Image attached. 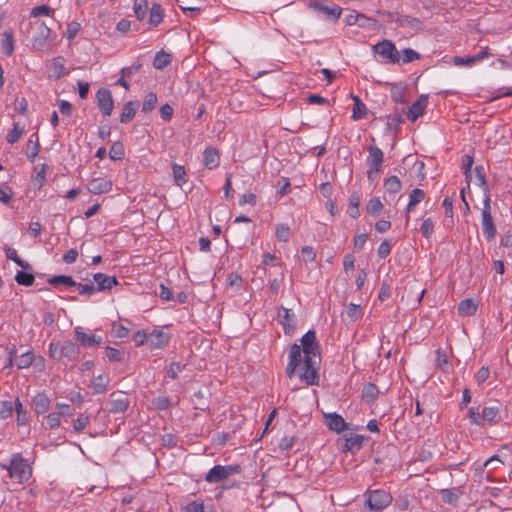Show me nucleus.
Listing matches in <instances>:
<instances>
[{
	"label": "nucleus",
	"mask_w": 512,
	"mask_h": 512,
	"mask_svg": "<svg viewBox=\"0 0 512 512\" xmlns=\"http://www.w3.org/2000/svg\"><path fill=\"white\" fill-rule=\"evenodd\" d=\"M301 345L293 344L288 355L286 374L294 377L297 369H300L299 378L308 385H318V361L319 351L316 343L315 332L309 330L301 338Z\"/></svg>",
	"instance_id": "obj_1"
},
{
	"label": "nucleus",
	"mask_w": 512,
	"mask_h": 512,
	"mask_svg": "<svg viewBox=\"0 0 512 512\" xmlns=\"http://www.w3.org/2000/svg\"><path fill=\"white\" fill-rule=\"evenodd\" d=\"M0 468L6 470L11 480L18 484L27 482L32 476V467L21 453L11 456L8 463H1Z\"/></svg>",
	"instance_id": "obj_2"
},
{
	"label": "nucleus",
	"mask_w": 512,
	"mask_h": 512,
	"mask_svg": "<svg viewBox=\"0 0 512 512\" xmlns=\"http://www.w3.org/2000/svg\"><path fill=\"white\" fill-rule=\"evenodd\" d=\"M30 26L35 30L31 38L32 49L38 52H50L54 46L52 30L43 21L31 22Z\"/></svg>",
	"instance_id": "obj_3"
},
{
	"label": "nucleus",
	"mask_w": 512,
	"mask_h": 512,
	"mask_svg": "<svg viewBox=\"0 0 512 512\" xmlns=\"http://www.w3.org/2000/svg\"><path fill=\"white\" fill-rule=\"evenodd\" d=\"M372 51L381 59L379 62L385 64H399L400 52L397 50L395 44L391 40L383 39L372 46Z\"/></svg>",
	"instance_id": "obj_4"
},
{
	"label": "nucleus",
	"mask_w": 512,
	"mask_h": 512,
	"mask_svg": "<svg viewBox=\"0 0 512 512\" xmlns=\"http://www.w3.org/2000/svg\"><path fill=\"white\" fill-rule=\"evenodd\" d=\"M238 472V465H215L206 473L204 480L209 484H217Z\"/></svg>",
	"instance_id": "obj_5"
},
{
	"label": "nucleus",
	"mask_w": 512,
	"mask_h": 512,
	"mask_svg": "<svg viewBox=\"0 0 512 512\" xmlns=\"http://www.w3.org/2000/svg\"><path fill=\"white\" fill-rule=\"evenodd\" d=\"M368 157H367V176L368 179H374L379 171L381 170L384 154L382 150L376 146H371L368 149Z\"/></svg>",
	"instance_id": "obj_6"
},
{
	"label": "nucleus",
	"mask_w": 512,
	"mask_h": 512,
	"mask_svg": "<svg viewBox=\"0 0 512 512\" xmlns=\"http://www.w3.org/2000/svg\"><path fill=\"white\" fill-rule=\"evenodd\" d=\"M490 204L491 202H488L487 199H483L481 224L483 235L488 241L494 239V237L496 236V227L493 223Z\"/></svg>",
	"instance_id": "obj_7"
},
{
	"label": "nucleus",
	"mask_w": 512,
	"mask_h": 512,
	"mask_svg": "<svg viewBox=\"0 0 512 512\" xmlns=\"http://www.w3.org/2000/svg\"><path fill=\"white\" fill-rule=\"evenodd\" d=\"M310 9H313L323 14L327 19L336 21L340 18L342 9L336 4L327 5L322 0H311L308 4Z\"/></svg>",
	"instance_id": "obj_8"
},
{
	"label": "nucleus",
	"mask_w": 512,
	"mask_h": 512,
	"mask_svg": "<svg viewBox=\"0 0 512 512\" xmlns=\"http://www.w3.org/2000/svg\"><path fill=\"white\" fill-rule=\"evenodd\" d=\"M391 495L383 490L370 491L366 502L370 510H383L391 503Z\"/></svg>",
	"instance_id": "obj_9"
},
{
	"label": "nucleus",
	"mask_w": 512,
	"mask_h": 512,
	"mask_svg": "<svg viewBox=\"0 0 512 512\" xmlns=\"http://www.w3.org/2000/svg\"><path fill=\"white\" fill-rule=\"evenodd\" d=\"M97 106L105 116H110L114 103L111 92L106 88H100L96 93Z\"/></svg>",
	"instance_id": "obj_10"
},
{
	"label": "nucleus",
	"mask_w": 512,
	"mask_h": 512,
	"mask_svg": "<svg viewBox=\"0 0 512 512\" xmlns=\"http://www.w3.org/2000/svg\"><path fill=\"white\" fill-rule=\"evenodd\" d=\"M170 342V334L163 329H153L149 333L148 346L150 349H162Z\"/></svg>",
	"instance_id": "obj_11"
},
{
	"label": "nucleus",
	"mask_w": 512,
	"mask_h": 512,
	"mask_svg": "<svg viewBox=\"0 0 512 512\" xmlns=\"http://www.w3.org/2000/svg\"><path fill=\"white\" fill-rule=\"evenodd\" d=\"M47 76L50 79H59L65 75V62L62 57H55L46 63Z\"/></svg>",
	"instance_id": "obj_12"
},
{
	"label": "nucleus",
	"mask_w": 512,
	"mask_h": 512,
	"mask_svg": "<svg viewBox=\"0 0 512 512\" xmlns=\"http://www.w3.org/2000/svg\"><path fill=\"white\" fill-rule=\"evenodd\" d=\"M87 189L92 194H102L111 191L112 181L106 177H96L87 184Z\"/></svg>",
	"instance_id": "obj_13"
},
{
	"label": "nucleus",
	"mask_w": 512,
	"mask_h": 512,
	"mask_svg": "<svg viewBox=\"0 0 512 512\" xmlns=\"http://www.w3.org/2000/svg\"><path fill=\"white\" fill-rule=\"evenodd\" d=\"M428 104V96L421 95L416 102H414L408 110L407 118L411 122H415L420 116L423 115Z\"/></svg>",
	"instance_id": "obj_14"
},
{
	"label": "nucleus",
	"mask_w": 512,
	"mask_h": 512,
	"mask_svg": "<svg viewBox=\"0 0 512 512\" xmlns=\"http://www.w3.org/2000/svg\"><path fill=\"white\" fill-rule=\"evenodd\" d=\"M76 340L85 347H93L102 343V337L95 334H86L81 327L75 328Z\"/></svg>",
	"instance_id": "obj_15"
},
{
	"label": "nucleus",
	"mask_w": 512,
	"mask_h": 512,
	"mask_svg": "<svg viewBox=\"0 0 512 512\" xmlns=\"http://www.w3.org/2000/svg\"><path fill=\"white\" fill-rule=\"evenodd\" d=\"M15 359H16L15 365L20 370L29 368L34 362L36 363V365H38V362L41 365L44 364L43 357H41V356L36 357L31 351H27L18 357L16 356Z\"/></svg>",
	"instance_id": "obj_16"
},
{
	"label": "nucleus",
	"mask_w": 512,
	"mask_h": 512,
	"mask_svg": "<svg viewBox=\"0 0 512 512\" xmlns=\"http://www.w3.org/2000/svg\"><path fill=\"white\" fill-rule=\"evenodd\" d=\"M129 404L130 401L127 396L123 394L117 395L116 393H112L110 399V412L124 413L127 410Z\"/></svg>",
	"instance_id": "obj_17"
},
{
	"label": "nucleus",
	"mask_w": 512,
	"mask_h": 512,
	"mask_svg": "<svg viewBox=\"0 0 512 512\" xmlns=\"http://www.w3.org/2000/svg\"><path fill=\"white\" fill-rule=\"evenodd\" d=\"M93 279L97 284V291L110 290L113 286L118 284V280L115 276H108L104 273H95Z\"/></svg>",
	"instance_id": "obj_18"
},
{
	"label": "nucleus",
	"mask_w": 512,
	"mask_h": 512,
	"mask_svg": "<svg viewBox=\"0 0 512 512\" xmlns=\"http://www.w3.org/2000/svg\"><path fill=\"white\" fill-rule=\"evenodd\" d=\"M50 407V399L45 393H37L32 398V409L36 414H44L48 412Z\"/></svg>",
	"instance_id": "obj_19"
},
{
	"label": "nucleus",
	"mask_w": 512,
	"mask_h": 512,
	"mask_svg": "<svg viewBox=\"0 0 512 512\" xmlns=\"http://www.w3.org/2000/svg\"><path fill=\"white\" fill-rule=\"evenodd\" d=\"M326 424L330 430L340 433L347 429V423L344 418L337 413H329L326 415Z\"/></svg>",
	"instance_id": "obj_20"
},
{
	"label": "nucleus",
	"mask_w": 512,
	"mask_h": 512,
	"mask_svg": "<svg viewBox=\"0 0 512 512\" xmlns=\"http://www.w3.org/2000/svg\"><path fill=\"white\" fill-rule=\"evenodd\" d=\"M475 184L479 186L483 191V199H487L491 202L490 190L485 178V171L482 166H476L475 169Z\"/></svg>",
	"instance_id": "obj_21"
},
{
	"label": "nucleus",
	"mask_w": 512,
	"mask_h": 512,
	"mask_svg": "<svg viewBox=\"0 0 512 512\" xmlns=\"http://www.w3.org/2000/svg\"><path fill=\"white\" fill-rule=\"evenodd\" d=\"M482 419L484 423L495 425L501 421L499 406H486L482 410Z\"/></svg>",
	"instance_id": "obj_22"
},
{
	"label": "nucleus",
	"mask_w": 512,
	"mask_h": 512,
	"mask_svg": "<svg viewBox=\"0 0 512 512\" xmlns=\"http://www.w3.org/2000/svg\"><path fill=\"white\" fill-rule=\"evenodd\" d=\"M279 317L281 318V324L283 325L285 334H293L295 329V323L294 313L292 312V310L283 308L282 311L279 313Z\"/></svg>",
	"instance_id": "obj_23"
},
{
	"label": "nucleus",
	"mask_w": 512,
	"mask_h": 512,
	"mask_svg": "<svg viewBox=\"0 0 512 512\" xmlns=\"http://www.w3.org/2000/svg\"><path fill=\"white\" fill-rule=\"evenodd\" d=\"M219 162H220L219 154L215 148L208 147L204 150L203 164L207 169L212 170V169L216 168L219 165Z\"/></svg>",
	"instance_id": "obj_24"
},
{
	"label": "nucleus",
	"mask_w": 512,
	"mask_h": 512,
	"mask_svg": "<svg viewBox=\"0 0 512 512\" xmlns=\"http://www.w3.org/2000/svg\"><path fill=\"white\" fill-rule=\"evenodd\" d=\"M61 347L62 358H67L70 361H75L78 359L80 350L77 344L70 340H67L62 343Z\"/></svg>",
	"instance_id": "obj_25"
},
{
	"label": "nucleus",
	"mask_w": 512,
	"mask_h": 512,
	"mask_svg": "<svg viewBox=\"0 0 512 512\" xmlns=\"http://www.w3.org/2000/svg\"><path fill=\"white\" fill-rule=\"evenodd\" d=\"M139 107L137 101H128L124 104L120 115L121 123H129L134 117Z\"/></svg>",
	"instance_id": "obj_26"
},
{
	"label": "nucleus",
	"mask_w": 512,
	"mask_h": 512,
	"mask_svg": "<svg viewBox=\"0 0 512 512\" xmlns=\"http://www.w3.org/2000/svg\"><path fill=\"white\" fill-rule=\"evenodd\" d=\"M477 307L478 305L473 299L467 298L459 303L458 313L462 317L473 316L476 314Z\"/></svg>",
	"instance_id": "obj_27"
},
{
	"label": "nucleus",
	"mask_w": 512,
	"mask_h": 512,
	"mask_svg": "<svg viewBox=\"0 0 512 512\" xmlns=\"http://www.w3.org/2000/svg\"><path fill=\"white\" fill-rule=\"evenodd\" d=\"M14 50H15V41H14L13 30L6 29L3 32L2 51L4 54L10 56L14 53Z\"/></svg>",
	"instance_id": "obj_28"
},
{
	"label": "nucleus",
	"mask_w": 512,
	"mask_h": 512,
	"mask_svg": "<svg viewBox=\"0 0 512 512\" xmlns=\"http://www.w3.org/2000/svg\"><path fill=\"white\" fill-rule=\"evenodd\" d=\"M352 99L354 101V104H353V110H352L351 118L354 121H357V120H360V119H362V118H364L366 116L367 108H366L365 104L360 100V98L357 95H353Z\"/></svg>",
	"instance_id": "obj_29"
},
{
	"label": "nucleus",
	"mask_w": 512,
	"mask_h": 512,
	"mask_svg": "<svg viewBox=\"0 0 512 512\" xmlns=\"http://www.w3.org/2000/svg\"><path fill=\"white\" fill-rule=\"evenodd\" d=\"M172 174L174 182L177 186L182 187L184 184L188 182L186 170L183 165L174 163L172 165Z\"/></svg>",
	"instance_id": "obj_30"
},
{
	"label": "nucleus",
	"mask_w": 512,
	"mask_h": 512,
	"mask_svg": "<svg viewBox=\"0 0 512 512\" xmlns=\"http://www.w3.org/2000/svg\"><path fill=\"white\" fill-rule=\"evenodd\" d=\"M14 410L17 415V418H16L17 425L18 426H28L29 419H28V415H27V410L23 407L19 398H16V400H15Z\"/></svg>",
	"instance_id": "obj_31"
},
{
	"label": "nucleus",
	"mask_w": 512,
	"mask_h": 512,
	"mask_svg": "<svg viewBox=\"0 0 512 512\" xmlns=\"http://www.w3.org/2000/svg\"><path fill=\"white\" fill-rule=\"evenodd\" d=\"M360 195L357 192L351 193L349 197V203L347 208V213L354 219H356L360 215L359 206H360Z\"/></svg>",
	"instance_id": "obj_32"
},
{
	"label": "nucleus",
	"mask_w": 512,
	"mask_h": 512,
	"mask_svg": "<svg viewBox=\"0 0 512 512\" xmlns=\"http://www.w3.org/2000/svg\"><path fill=\"white\" fill-rule=\"evenodd\" d=\"M108 383L109 377L105 374H101L93 378L91 381V387L93 388L94 393L101 394L107 390Z\"/></svg>",
	"instance_id": "obj_33"
},
{
	"label": "nucleus",
	"mask_w": 512,
	"mask_h": 512,
	"mask_svg": "<svg viewBox=\"0 0 512 512\" xmlns=\"http://www.w3.org/2000/svg\"><path fill=\"white\" fill-rule=\"evenodd\" d=\"M4 253H5V256L7 259L12 260L15 264H17L21 268H23L25 270L31 269V265L28 262L22 260L18 256L17 251L14 248L6 246L4 248Z\"/></svg>",
	"instance_id": "obj_34"
},
{
	"label": "nucleus",
	"mask_w": 512,
	"mask_h": 512,
	"mask_svg": "<svg viewBox=\"0 0 512 512\" xmlns=\"http://www.w3.org/2000/svg\"><path fill=\"white\" fill-rule=\"evenodd\" d=\"M425 197V193L422 189L415 188L409 194V201L407 204V212L410 213L414 210L416 205H418Z\"/></svg>",
	"instance_id": "obj_35"
},
{
	"label": "nucleus",
	"mask_w": 512,
	"mask_h": 512,
	"mask_svg": "<svg viewBox=\"0 0 512 512\" xmlns=\"http://www.w3.org/2000/svg\"><path fill=\"white\" fill-rule=\"evenodd\" d=\"M48 284L57 287L59 285H64L67 287H73L76 286V281L73 279L72 276L67 275H55L50 277L47 280Z\"/></svg>",
	"instance_id": "obj_36"
},
{
	"label": "nucleus",
	"mask_w": 512,
	"mask_h": 512,
	"mask_svg": "<svg viewBox=\"0 0 512 512\" xmlns=\"http://www.w3.org/2000/svg\"><path fill=\"white\" fill-rule=\"evenodd\" d=\"M163 19V10L161 5L153 3L149 9V23L153 26L158 25Z\"/></svg>",
	"instance_id": "obj_37"
},
{
	"label": "nucleus",
	"mask_w": 512,
	"mask_h": 512,
	"mask_svg": "<svg viewBox=\"0 0 512 512\" xmlns=\"http://www.w3.org/2000/svg\"><path fill=\"white\" fill-rule=\"evenodd\" d=\"M171 54L161 50L156 53L154 60H153V67L155 69H163L171 62Z\"/></svg>",
	"instance_id": "obj_38"
},
{
	"label": "nucleus",
	"mask_w": 512,
	"mask_h": 512,
	"mask_svg": "<svg viewBox=\"0 0 512 512\" xmlns=\"http://www.w3.org/2000/svg\"><path fill=\"white\" fill-rule=\"evenodd\" d=\"M363 439V436L358 434L345 435L344 449L347 451L355 448L359 449L362 446Z\"/></svg>",
	"instance_id": "obj_39"
},
{
	"label": "nucleus",
	"mask_w": 512,
	"mask_h": 512,
	"mask_svg": "<svg viewBox=\"0 0 512 512\" xmlns=\"http://www.w3.org/2000/svg\"><path fill=\"white\" fill-rule=\"evenodd\" d=\"M402 184L397 176H390L384 182L385 190L390 194H396L401 190Z\"/></svg>",
	"instance_id": "obj_40"
},
{
	"label": "nucleus",
	"mask_w": 512,
	"mask_h": 512,
	"mask_svg": "<svg viewBox=\"0 0 512 512\" xmlns=\"http://www.w3.org/2000/svg\"><path fill=\"white\" fill-rule=\"evenodd\" d=\"M148 10L147 0H134L133 11L138 20L142 21Z\"/></svg>",
	"instance_id": "obj_41"
},
{
	"label": "nucleus",
	"mask_w": 512,
	"mask_h": 512,
	"mask_svg": "<svg viewBox=\"0 0 512 512\" xmlns=\"http://www.w3.org/2000/svg\"><path fill=\"white\" fill-rule=\"evenodd\" d=\"M24 132V127H20L17 123H13L12 129L6 135L7 142L10 144L18 142L24 134Z\"/></svg>",
	"instance_id": "obj_42"
},
{
	"label": "nucleus",
	"mask_w": 512,
	"mask_h": 512,
	"mask_svg": "<svg viewBox=\"0 0 512 512\" xmlns=\"http://www.w3.org/2000/svg\"><path fill=\"white\" fill-rule=\"evenodd\" d=\"M275 237L279 242H287L290 238V228L287 224L280 223L276 225Z\"/></svg>",
	"instance_id": "obj_43"
},
{
	"label": "nucleus",
	"mask_w": 512,
	"mask_h": 512,
	"mask_svg": "<svg viewBox=\"0 0 512 512\" xmlns=\"http://www.w3.org/2000/svg\"><path fill=\"white\" fill-rule=\"evenodd\" d=\"M157 100V95L154 92H149L146 94L142 103V112L149 113L154 110L157 104Z\"/></svg>",
	"instance_id": "obj_44"
},
{
	"label": "nucleus",
	"mask_w": 512,
	"mask_h": 512,
	"mask_svg": "<svg viewBox=\"0 0 512 512\" xmlns=\"http://www.w3.org/2000/svg\"><path fill=\"white\" fill-rule=\"evenodd\" d=\"M15 281L22 286H31L34 281L35 277L32 273L24 272V271H18L15 275Z\"/></svg>",
	"instance_id": "obj_45"
},
{
	"label": "nucleus",
	"mask_w": 512,
	"mask_h": 512,
	"mask_svg": "<svg viewBox=\"0 0 512 512\" xmlns=\"http://www.w3.org/2000/svg\"><path fill=\"white\" fill-rule=\"evenodd\" d=\"M54 9L49 7L48 5H39L31 9L30 16L33 18H37L41 15H45L48 17H52L54 15Z\"/></svg>",
	"instance_id": "obj_46"
},
{
	"label": "nucleus",
	"mask_w": 512,
	"mask_h": 512,
	"mask_svg": "<svg viewBox=\"0 0 512 512\" xmlns=\"http://www.w3.org/2000/svg\"><path fill=\"white\" fill-rule=\"evenodd\" d=\"M180 3V8L184 12L185 15L194 17L200 13L202 10L201 5H189L187 2L183 0H177Z\"/></svg>",
	"instance_id": "obj_47"
},
{
	"label": "nucleus",
	"mask_w": 512,
	"mask_h": 512,
	"mask_svg": "<svg viewBox=\"0 0 512 512\" xmlns=\"http://www.w3.org/2000/svg\"><path fill=\"white\" fill-rule=\"evenodd\" d=\"M400 52V63H410L420 58V54L411 48H405Z\"/></svg>",
	"instance_id": "obj_48"
},
{
	"label": "nucleus",
	"mask_w": 512,
	"mask_h": 512,
	"mask_svg": "<svg viewBox=\"0 0 512 512\" xmlns=\"http://www.w3.org/2000/svg\"><path fill=\"white\" fill-rule=\"evenodd\" d=\"M106 357L111 362H122L125 358V352L114 347H106Z\"/></svg>",
	"instance_id": "obj_49"
},
{
	"label": "nucleus",
	"mask_w": 512,
	"mask_h": 512,
	"mask_svg": "<svg viewBox=\"0 0 512 512\" xmlns=\"http://www.w3.org/2000/svg\"><path fill=\"white\" fill-rule=\"evenodd\" d=\"M14 411V404L9 400L0 401V419L9 418Z\"/></svg>",
	"instance_id": "obj_50"
},
{
	"label": "nucleus",
	"mask_w": 512,
	"mask_h": 512,
	"mask_svg": "<svg viewBox=\"0 0 512 512\" xmlns=\"http://www.w3.org/2000/svg\"><path fill=\"white\" fill-rule=\"evenodd\" d=\"M346 315L350 321L355 322L362 316V309L359 305L350 303L346 309Z\"/></svg>",
	"instance_id": "obj_51"
},
{
	"label": "nucleus",
	"mask_w": 512,
	"mask_h": 512,
	"mask_svg": "<svg viewBox=\"0 0 512 512\" xmlns=\"http://www.w3.org/2000/svg\"><path fill=\"white\" fill-rule=\"evenodd\" d=\"M435 361H436V365L438 368H440L444 372L448 371L449 361H448V357H447L446 353L443 350L438 349L436 351V360Z\"/></svg>",
	"instance_id": "obj_52"
},
{
	"label": "nucleus",
	"mask_w": 512,
	"mask_h": 512,
	"mask_svg": "<svg viewBox=\"0 0 512 512\" xmlns=\"http://www.w3.org/2000/svg\"><path fill=\"white\" fill-rule=\"evenodd\" d=\"M109 157L115 161L124 157V147L120 142L113 143L109 151Z\"/></svg>",
	"instance_id": "obj_53"
},
{
	"label": "nucleus",
	"mask_w": 512,
	"mask_h": 512,
	"mask_svg": "<svg viewBox=\"0 0 512 512\" xmlns=\"http://www.w3.org/2000/svg\"><path fill=\"white\" fill-rule=\"evenodd\" d=\"M185 512H213L212 509H206L203 502L192 501L184 506Z\"/></svg>",
	"instance_id": "obj_54"
},
{
	"label": "nucleus",
	"mask_w": 512,
	"mask_h": 512,
	"mask_svg": "<svg viewBox=\"0 0 512 512\" xmlns=\"http://www.w3.org/2000/svg\"><path fill=\"white\" fill-rule=\"evenodd\" d=\"M420 231L426 239L431 238L434 232V222L432 221L431 218H426L423 220L420 227Z\"/></svg>",
	"instance_id": "obj_55"
},
{
	"label": "nucleus",
	"mask_w": 512,
	"mask_h": 512,
	"mask_svg": "<svg viewBox=\"0 0 512 512\" xmlns=\"http://www.w3.org/2000/svg\"><path fill=\"white\" fill-rule=\"evenodd\" d=\"M62 343L60 342H51L49 344L48 353L49 356L55 360L62 359Z\"/></svg>",
	"instance_id": "obj_56"
},
{
	"label": "nucleus",
	"mask_w": 512,
	"mask_h": 512,
	"mask_svg": "<svg viewBox=\"0 0 512 512\" xmlns=\"http://www.w3.org/2000/svg\"><path fill=\"white\" fill-rule=\"evenodd\" d=\"M383 204L378 197H373L369 200L366 209L369 214H376L381 211Z\"/></svg>",
	"instance_id": "obj_57"
},
{
	"label": "nucleus",
	"mask_w": 512,
	"mask_h": 512,
	"mask_svg": "<svg viewBox=\"0 0 512 512\" xmlns=\"http://www.w3.org/2000/svg\"><path fill=\"white\" fill-rule=\"evenodd\" d=\"M473 164V157L470 155H464L462 157V170L467 180H471V167Z\"/></svg>",
	"instance_id": "obj_58"
},
{
	"label": "nucleus",
	"mask_w": 512,
	"mask_h": 512,
	"mask_svg": "<svg viewBox=\"0 0 512 512\" xmlns=\"http://www.w3.org/2000/svg\"><path fill=\"white\" fill-rule=\"evenodd\" d=\"M468 417L470 422L474 425L482 426L484 424L482 419V412L479 413V411L474 407H470L468 409Z\"/></svg>",
	"instance_id": "obj_59"
},
{
	"label": "nucleus",
	"mask_w": 512,
	"mask_h": 512,
	"mask_svg": "<svg viewBox=\"0 0 512 512\" xmlns=\"http://www.w3.org/2000/svg\"><path fill=\"white\" fill-rule=\"evenodd\" d=\"M184 365L179 362H173L170 364L169 368L166 370V377L171 379H176L179 373L182 372Z\"/></svg>",
	"instance_id": "obj_60"
},
{
	"label": "nucleus",
	"mask_w": 512,
	"mask_h": 512,
	"mask_svg": "<svg viewBox=\"0 0 512 512\" xmlns=\"http://www.w3.org/2000/svg\"><path fill=\"white\" fill-rule=\"evenodd\" d=\"M152 404L158 410H166L170 407L171 401L168 397L158 396L153 399Z\"/></svg>",
	"instance_id": "obj_61"
},
{
	"label": "nucleus",
	"mask_w": 512,
	"mask_h": 512,
	"mask_svg": "<svg viewBox=\"0 0 512 512\" xmlns=\"http://www.w3.org/2000/svg\"><path fill=\"white\" fill-rule=\"evenodd\" d=\"M47 425L50 429H56L61 424V416L57 412H51L47 415Z\"/></svg>",
	"instance_id": "obj_62"
},
{
	"label": "nucleus",
	"mask_w": 512,
	"mask_h": 512,
	"mask_svg": "<svg viewBox=\"0 0 512 512\" xmlns=\"http://www.w3.org/2000/svg\"><path fill=\"white\" fill-rule=\"evenodd\" d=\"M489 375V368L487 366H482L475 374L476 383L478 385H482L489 378Z\"/></svg>",
	"instance_id": "obj_63"
},
{
	"label": "nucleus",
	"mask_w": 512,
	"mask_h": 512,
	"mask_svg": "<svg viewBox=\"0 0 512 512\" xmlns=\"http://www.w3.org/2000/svg\"><path fill=\"white\" fill-rule=\"evenodd\" d=\"M148 338H149V333L146 332L145 330H138L133 335V341H134L136 346H141L144 343L148 344Z\"/></svg>",
	"instance_id": "obj_64"
}]
</instances>
